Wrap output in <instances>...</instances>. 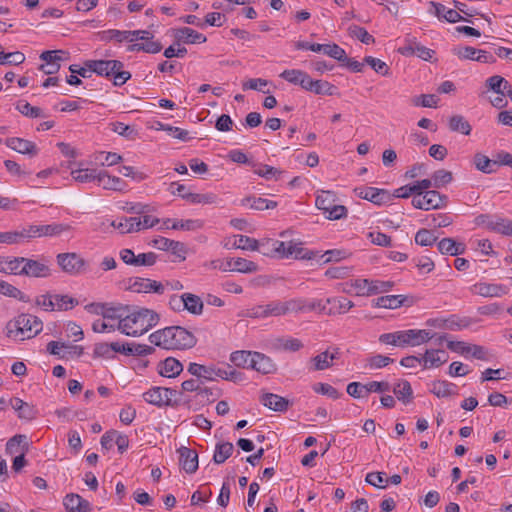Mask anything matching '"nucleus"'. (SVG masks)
<instances>
[{"label": "nucleus", "instance_id": "obj_40", "mask_svg": "<svg viewBox=\"0 0 512 512\" xmlns=\"http://www.w3.org/2000/svg\"><path fill=\"white\" fill-rule=\"evenodd\" d=\"M162 50V44L159 41L153 39L147 40L143 43H132L127 47L129 52L143 51L150 54L159 53Z\"/></svg>", "mask_w": 512, "mask_h": 512}, {"label": "nucleus", "instance_id": "obj_28", "mask_svg": "<svg viewBox=\"0 0 512 512\" xmlns=\"http://www.w3.org/2000/svg\"><path fill=\"white\" fill-rule=\"evenodd\" d=\"M139 222L136 217H119L109 222V226L117 229L121 234L139 232Z\"/></svg>", "mask_w": 512, "mask_h": 512}, {"label": "nucleus", "instance_id": "obj_33", "mask_svg": "<svg viewBox=\"0 0 512 512\" xmlns=\"http://www.w3.org/2000/svg\"><path fill=\"white\" fill-rule=\"evenodd\" d=\"M163 226L166 229H174V230H196L203 227V223L200 220H173V219H165L163 221Z\"/></svg>", "mask_w": 512, "mask_h": 512}, {"label": "nucleus", "instance_id": "obj_25", "mask_svg": "<svg viewBox=\"0 0 512 512\" xmlns=\"http://www.w3.org/2000/svg\"><path fill=\"white\" fill-rule=\"evenodd\" d=\"M260 402L270 410L276 412H285L289 407V401L277 394L264 393L260 397Z\"/></svg>", "mask_w": 512, "mask_h": 512}, {"label": "nucleus", "instance_id": "obj_31", "mask_svg": "<svg viewBox=\"0 0 512 512\" xmlns=\"http://www.w3.org/2000/svg\"><path fill=\"white\" fill-rule=\"evenodd\" d=\"M98 183L102 185L104 189L113 191H123L126 187L125 182L121 178L111 176L106 171L98 172Z\"/></svg>", "mask_w": 512, "mask_h": 512}, {"label": "nucleus", "instance_id": "obj_46", "mask_svg": "<svg viewBox=\"0 0 512 512\" xmlns=\"http://www.w3.org/2000/svg\"><path fill=\"white\" fill-rule=\"evenodd\" d=\"M367 296L377 295L390 291L393 286V281H382V280H369L367 284Z\"/></svg>", "mask_w": 512, "mask_h": 512}, {"label": "nucleus", "instance_id": "obj_63", "mask_svg": "<svg viewBox=\"0 0 512 512\" xmlns=\"http://www.w3.org/2000/svg\"><path fill=\"white\" fill-rule=\"evenodd\" d=\"M385 476L386 473L384 472H370L366 475L365 481L376 488L384 489L388 485V480Z\"/></svg>", "mask_w": 512, "mask_h": 512}, {"label": "nucleus", "instance_id": "obj_64", "mask_svg": "<svg viewBox=\"0 0 512 512\" xmlns=\"http://www.w3.org/2000/svg\"><path fill=\"white\" fill-rule=\"evenodd\" d=\"M364 63L369 65L376 73L387 76L389 75L390 68L389 66L382 60L378 58H374L372 56H366L364 58Z\"/></svg>", "mask_w": 512, "mask_h": 512}, {"label": "nucleus", "instance_id": "obj_43", "mask_svg": "<svg viewBox=\"0 0 512 512\" xmlns=\"http://www.w3.org/2000/svg\"><path fill=\"white\" fill-rule=\"evenodd\" d=\"M21 257H0V272L19 275Z\"/></svg>", "mask_w": 512, "mask_h": 512}, {"label": "nucleus", "instance_id": "obj_27", "mask_svg": "<svg viewBox=\"0 0 512 512\" xmlns=\"http://www.w3.org/2000/svg\"><path fill=\"white\" fill-rule=\"evenodd\" d=\"M187 371L203 383L215 380L214 366H205L195 362L188 365Z\"/></svg>", "mask_w": 512, "mask_h": 512}, {"label": "nucleus", "instance_id": "obj_10", "mask_svg": "<svg viewBox=\"0 0 512 512\" xmlns=\"http://www.w3.org/2000/svg\"><path fill=\"white\" fill-rule=\"evenodd\" d=\"M354 193L357 197L368 200L378 206L392 200V196L389 191L375 187H356L354 189Z\"/></svg>", "mask_w": 512, "mask_h": 512}, {"label": "nucleus", "instance_id": "obj_12", "mask_svg": "<svg viewBox=\"0 0 512 512\" xmlns=\"http://www.w3.org/2000/svg\"><path fill=\"white\" fill-rule=\"evenodd\" d=\"M175 394L176 391L171 388L152 387L143 393V398L147 403L161 407L171 405V397Z\"/></svg>", "mask_w": 512, "mask_h": 512}, {"label": "nucleus", "instance_id": "obj_29", "mask_svg": "<svg viewBox=\"0 0 512 512\" xmlns=\"http://www.w3.org/2000/svg\"><path fill=\"white\" fill-rule=\"evenodd\" d=\"M63 504L69 512H88L90 510L89 502L78 494L66 495Z\"/></svg>", "mask_w": 512, "mask_h": 512}, {"label": "nucleus", "instance_id": "obj_6", "mask_svg": "<svg viewBox=\"0 0 512 512\" xmlns=\"http://www.w3.org/2000/svg\"><path fill=\"white\" fill-rule=\"evenodd\" d=\"M281 304L283 315L314 310L322 311L325 309V306L320 300H309L305 298L289 299L287 301H281Z\"/></svg>", "mask_w": 512, "mask_h": 512}, {"label": "nucleus", "instance_id": "obj_3", "mask_svg": "<svg viewBox=\"0 0 512 512\" xmlns=\"http://www.w3.org/2000/svg\"><path fill=\"white\" fill-rule=\"evenodd\" d=\"M42 328V321L37 316L23 313L7 323L6 335L16 341H24L35 337Z\"/></svg>", "mask_w": 512, "mask_h": 512}, {"label": "nucleus", "instance_id": "obj_37", "mask_svg": "<svg viewBox=\"0 0 512 512\" xmlns=\"http://www.w3.org/2000/svg\"><path fill=\"white\" fill-rule=\"evenodd\" d=\"M438 250L442 254L457 256L464 252L465 246L462 243H457L452 238H443L438 243Z\"/></svg>", "mask_w": 512, "mask_h": 512}, {"label": "nucleus", "instance_id": "obj_55", "mask_svg": "<svg viewBox=\"0 0 512 512\" xmlns=\"http://www.w3.org/2000/svg\"><path fill=\"white\" fill-rule=\"evenodd\" d=\"M312 92L317 95L333 96L338 94V88L328 81L315 80Z\"/></svg>", "mask_w": 512, "mask_h": 512}, {"label": "nucleus", "instance_id": "obj_51", "mask_svg": "<svg viewBox=\"0 0 512 512\" xmlns=\"http://www.w3.org/2000/svg\"><path fill=\"white\" fill-rule=\"evenodd\" d=\"M53 298V310H69L74 306L78 305V300L68 295H52Z\"/></svg>", "mask_w": 512, "mask_h": 512}, {"label": "nucleus", "instance_id": "obj_7", "mask_svg": "<svg viewBox=\"0 0 512 512\" xmlns=\"http://www.w3.org/2000/svg\"><path fill=\"white\" fill-rule=\"evenodd\" d=\"M447 196L440 194L436 190L426 191L424 194L414 196L412 205L417 209L430 210L439 209L446 205Z\"/></svg>", "mask_w": 512, "mask_h": 512}, {"label": "nucleus", "instance_id": "obj_18", "mask_svg": "<svg viewBox=\"0 0 512 512\" xmlns=\"http://www.w3.org/2000/svg\"><path fill=\"white\" fill-rule=\"evenodd\" d=\"M9 404L17 412L18 417L22 420L31 421L37 417L38 411L35 406L23 401L20 398H11Z\"/></svg>", "mask_w": 512, "mask_h": 512}, {"label": "nucleus", "instance_id": "obj_41", "mask_svg": "<svg viewBox=\"0 0 512 512\" xmlns=\"http://www.w3.org/2000/svg\"><path fill=\"white\" fill-rule=\"evenodd\" d=\"M234 446L231 442H218L215 446L213 461L215 464L224 463L233 453Z\"/></svg>", "mask_w": 512, "mask_h": 512}, {"label": "nucleus", "instance_id": "obj_36", "mask_svg": "<svg viewBox=\"0 0 512 512\" xmlns=\"http://www.w3.org/2000/svg\"><path fill=\"white\" fill-rule=\"evenodd\" d=\"M406 300L402 295H386L378 297L373 301L374 306L386 309H396L404 304Z\"/></svg>", "mask_w": 512, "mask_h": 512}, {"label": "nucleus", "instance_id": "obj_5", "mask_svg": "<svg viewBox=\"0 0 512 512\" xmlns=\"http://www.w3.org/2000/svg\"><path fill=\"white\" fill-rule=\"evenodd\" d=\"M85 65L92 73L113 78L115 86H122L131 78V73L123 70L124 64L119 60H88Z\"/></svg>", "mask_w": 512, "mask_h": 512}, {"label": "nucleus", "instance_id": "obj_30", "mask_svg": "<svg viewBox=\"0 0 512 512\" xmlns=\"http://www.w3.org/2000/svg\"><path fill=\"white\" fill-rule=\"evenodd\" d=\"M432 5L435 8V15L439 19H444L449 23H456L458 21H469L468 19L462 17V15L459 14V11L455 10V7L447 8L445 5L440 3H433Z\"/></svg>", "mask_w": 512, "mask_h": 512}, {"label": "nucleus", "instance_id": "obj_52", "mask_svg": "<svg viewBox=\"0 0 512 512\" xmlns=\"http://www.w3.org/2000/svg\"><path fill=\"white\" fill-rule=\"evenodd\" d=\"M233 247L242 250L257 251L259 250V242L255 238L246 235H238L233 243Z\"/></svg>", "mask_w": 512, "mask_h": 512}, {"label": "nucleus", "instance_id": "obj_17", "mask_svg": "<svg viewBox=\"0 0 512 512\" xmlns=\"http://www.w3.org/2000/svg\"><path fill=\"white\" fill-rule=\"evenodd\" d=\"M179 463L182 469L188 473L193 474L198 469V454L195 450L188 447H180L178 449Z\"/></svg>", "mask_w": 512, "mask_h": 512}, {"label": "nucleus", "instance_id": "obj_34", "mask_svg": "<svg viewBox=\"0 0 512 512\" xmlns=\"http://www.w3.org/2000/svg\"><path fill=\"white\" fill-rule=\"evenodd\" d=\"M241 204L242 206H249L251 209L259 211L274 209L278 205L276 201L255 196H249L242 199Z\"/></svg>", "mask_w": 512, "mask_h": 512}, {"label": "nucleus", "instance_id": "obj_47", "mask_svg": "<svg viewBox=\"0 0 512 512\" xmlns=\"http://www.w3.org/2000/svg\"><path fill=\"white\" fill-rule=\"evenodd\" d=\"M336 202V194L332 191H321L316 197V207L324 212H328V210L335 204Z\"/></svg>", "mask_w": 512, "mask_h": 512}, {"label": "nucleus", "instance_id": "obj_56", "mask_svg": "<svg viewBox=\"0 0 512 512\" xmlns=\"http://www.w3.org/2000/svg\"><path fill=\"white\" fill-rule=\"evenodd\" d=\"M486 84L489 89L494 91L496 94H501L502 96H505V90L509 87V82L498 75L489 77Z\"/></svg>", "mask_w": 512, "mask_h": 512}, {"label": "nucleus", "instance_id": "obj_16", "mask_svg": "<svg viewBox=\"0 0 512 512\" xmlns=\"http://www.w3.org/2000/svg\"><path fill=\"white\" fill-rule=\"evenodd\" d=\"M340 354V349L335 347L332 351L326 350L314 356L311 358V363L313 364L311 370L322 371L330 368L333 365V361L339 359Z\"/></svg>", "mask_w": 512, "mask_h": 512}, {"label": "nucleus", "instance_id": "obj_15", "mask_svg": "<svg viewBox=\"0 0 512 512\" xmlns=\"http://www.w3.org/2000/svg\"><path fill=\"white\" fill-rule=\"evenodd\" d=\"M471 292L482 297H501L507 294L508 289L502 284L480 282L471 287Z\"/></svg>", "mask_w": 512, "mask_h": 512}, {"label": "nucleus", "instance_id": "obj_19", "mask_svg": "<svg viewBox=\"0 0 512 512\" xmlns=\"http://www.w3.org/2000/svg\"><path fill=\"white\" fill-rule=\"evenodd\" d=\"M252 360L250 363V369H253L262 374H270L276 371V365L273 363L271 358L265 354L259 352H252Z\"/></svg>", "mask_w": 512, "mask_h": 512}, {"label": "nucleus", "instance_id": "obj_45", "mask_svg": "<svg viewBox=\"0 0 512 512\" xmlns=\"http://www.w3.org/2000/svg\"><path fill=\"white\" fill-rule=\"evenodd\" d=\"M85 310L92 314L101 315L103 319H111L114 321L113 317H110L109 314L113 311L117 313V306H108L104 303H90L85 306Z\"/></svg>", "mask_w": 512, "mask_h": 512}, {"label": "nucleus", "instance_id": "obj_62", "mask_svg": "<svg viewBox=\"0 0 512 512\" xmlns=\"http://www.w3.org/2000/svg\"><path fill=\"white\" fill-rule=\"evenodd\" d=\"M16 109L24 116L30 118L42 117V110L39 107L32 106L30 103L26 101H18L16 104Z\"/></svg>", "mask_w": 512, "mask_h": 512}, {"label": "nucleus", "instance_id": "obj_59", "mask_svg": "<svg viewBox=\"0 0 512 512\" xmlns=\"http://www.w3.org/2000/svg\"><path fill=\"white\" fill-rule=\"evenodd\" d=\"M254 173L260 177L265 178L266 180H277L283 174V171L267 164H260L254 170Z\"/></svg>", "mask_w": 512, "mask_h": 512}, {"label": "nucleus", "instance_id": "obj_21", "mask_svg": "<svg viewBox=\"0 0 512 512\" xmlns=\"http://www.w3.org/2000/svg\"><path fill=\"white\" fill-rule=\"evenodd\" d=\"M7 147L13 149L14 151L26 154L29 156H35L38 154V148L36 144L32 141L19 138V137H11L6 139Z\"/></svg>", "mask_w": 512, "mask_h": 512}, {"label": "nucleus", "instance_id": "obj_42", "mask_svg": "<svg viewBox=\"0 0 512 512\" xmlns=\"http://www.w3.org/2000/svg\"><path fill=\"white\" fill-rule=\"evenodd\" d=\"M259 270V266L250 260L238 257L232 261V272H238L243 274L255 273Z\"/></svg>", "mask_w": 512, "mask_h": 512}, {"label": "nucleus", "instance_id": "obj_2", "mask_svg": "<svg viewBox=\"0 0 512 512\" xmlns=\"http://www.w3.org/2000/svg\"><path fill=\"white\" fill-rule=\"evenodd\" d=\"M151 344L165 350H187L197 343L196 336L181 326H169L149 335Z\"/></svg>", "mask_w": 512, "mask_h": 512}, {"label": "nucleus", "instance_id": "obj_57", "mask_svg": "<svg viewBox=\"0 0 512 512\" xmlns=\"http://www.w3.org/2000/svg\"><path fill=\"white\" fill-rule=\"evenodd\" d=\"M25 233L22 230L20 231H7L0 232V243L1 244H20L25 242Z\"/></svg>", "mask_w": 512, "mask_h": 512}, {"label": "nucleus", "instance_id": "obj_14", "mask_svg": "<svg viewBox=\"0 0 512 512\" xmlns=\"http://www.w3.org/2000/svg\"><path fill=\"white\" fill-rule=\"evenodd\" d=\"M129 287L137 293H156L161 295L165 292V285L162 282L148 278L137 277L130 283Z\"/></svg>", "mask_w": 512, "mask_h": 512}, {"label": "nucleus", "instance_id": "obj_32", "mask_svg": "<svg viewBox=\"0 0 512 512\" xmlns=\"http://www.w3.org/2000/svg\"><path fill=\"white\" fill-rule=\"evenodd\" d=\"M286 243L284 241L268 239L265 243L261 244L263 247L261 252L265 256L285 258Z\"/></svg>", "mask_w": 512, "mask_h": 512}, {"label": "nucleus", "instance_id": "obj_26", "mask_svg": "<svg viewBox=\"0 0 512 512\" xmlns=\"http://www.w3.org/2000/svg\"><path fill=\"white\" fill-rule=\"evenodd\" d=\"M368 279H354L338 284V289L346 294L367 296Z\"/></svg>", "mask_w": 512, "mask_h": 512}, {"label": "nucleus", "instance_id": "obj_58", "mask_svg": "<svg viewBox=\"0 0 512 512\" xmlns=\"http://www.w3.org/2000/svg\"><path fill=\"white\" fill-rule=\"evenodd\" d=\"M438 237L433 233V231L428 229H420L417 231L415 235V243L420 246H432Z\"/></svg>", "mask_w": 512, "mask_h": 512}, {"label": "nucleus", "instance_id": "obj_23", "mask_svg": "<svg viewBox=\"0 0 512 512\" xmlns=\"http://www.w3.org/2000/svg\"><path fill=\"white\" fill-rule=\"evenodd\" d=\"M422 365L425 369L439 367L447 362L448 354L444 350L430 349L426 350L425 354L421 357Z\"/></svg>", "mask_w": 512, "mask_h": 512}, {"label": "nucleus", "instance_id": "obj_20", "mask_svg": "<svg viewBox=\"0 0 512 512\" xmlns=\"http://www.w3.org/2000/svg\"><path fill=\"white\" fill-rule=\"evenodd\" d=\"M285 258L294 257L295 259L312 260L318 255V252L307 250L301 242L289 241L286 243Z\"/></svg>", "mask_w": 512, "mask_h": 512}, {"label": "nucleus", "instance_id": "obj_61", "mask_svg": "<svg viewBox=\"0 0 512 512\" xmlns=\"http://www.w3.org/2000/svg\"><path fill=\"white\" fill-rule=\"evenodd\" d=\"M453 55L457 56L460 60H476L477 48L471 46H455L451 49Z\"/></svg>", "mask_w": 512, "mask_h": 512}, {"label": "nucleus", "instance_id": "obj_4", "mask_svg": "<svg viewBox=\"0 0 512 512\" xmlns=\"http://www.w3.org/2000/svg\"><path fill=\"white\" fill-rule=\"evenodd\" d=\"M433 335L425 329L399 330L379 336V342L398 347H415L431 340Z\"/></svg>", "mask_w": 512, "mask_h": 512}, {"label": "nucleus", "instance_id": "obj_49", "mask_svg": "<svg viewBox=\"0 0 512 512\" xmlns=\"http://www.w3.org/2000/svg\"><path fill=\"white\" fill-rule=\"evenodd\" d=\"M449 128L451 131L459 132L464 135H469L472 129L469 122L461 115H454L450 118Z\"/></svg>", "mask_w": 512, "mask_h": 512}, {"label": "nucleus", "instance_id": "obj_24", "mask_svg": "<svg viewBox=\"0 0 512 512\" xmlns=\"http://www.w3.org/2000/svg\"><path fill=\"white\" fill-rule=\"evenodd\" d=\"M182 371V363L174 357H167L158 364V372L163 377L174 378L180 375Z\"/></svg>", "mask_w": 512, "mask_h": 512}, {"label": "nucleus", "instance_id": "obj_1", "mask_svg": "<svg viewBox=\"0 0 512 512\" xmlns=\"http://www.w3.org/2000/svg\"><path fill=\"white\" fill-rule=\"evenodd\" d=\"M117 313L111 312L117 324L106 323L100 319L95 320L92 324V330L95 333L112 332L119 330L122 334L130 337H138L155 327L160 316L154 310L148 308L131 309L127 305H117Z\"/></svg>", "mask_w": 512, "mask_h": 512}, {"label": "nucleus", "instance_id": "obj_8", "mask_svg": "<svg viewBox=\"0 0 512 512\" xmlns=\"http://www.w3.org/2000/svg\"><path fill=\"white\" fill-rule=\"evenodd\" d=\"M57 263L61 269L70 275H78L85 271L86 261L77 253H60Z\"/></svg>", "mask_w": 512, "mask_h": 512}, {"label": "nucleus", "instance_id": "obj_9", "mask_svg": "<svg viewBox=\"0 0 512 512\" xmlns=\"http://www.w3.org/2000/svg\"><path fill=\"white\" fill-rule=\"evenodd\" d=\"M21 260L23 262L20 263L19 275L34 278H46L51 275V269L45 262L25 257H21Z\"/></svg>", "mask_w": 512, "mask_h": 512}, {"label": "nucleus", "instance_id": "obj_60", "mask_svg": "<svg viewBox=\"0 0 512 512\" xmlns=\"http://www.w3.org/2000/svg\"><path fill=\"white\" fill-rule=\"evenodd\" d=\"M71 175L75 181L81 183L98 181V172L95 169H77L73 170Z\"/></svg>", "mask_w": 512, "mask_h": 512}, {"label": "nucleus", "instance_id": "obj_38", "mask_svg": "<svg viewBox=\"0 0 512 512\" xmlns=\"http://www.w3.org/2000/svg\"><path fill=\"white\" fill-rule=\"evenodd\" d=\"M393 393L397 399L404 404H408L412 401L413 390L411 384L407 380H400L393 388Z\"/></svg>", "mask_w": 512, "mask_h": 512}, {"label": "nucleus", "instance_id": "obj_39", "mask_svg": "<svg viewBox=\"0 0 512 512\" xmlns=\"http://www.w3.org/2000/svg\"><path fill=\"white\" fill-rule=\"evenodd\" d=\"M431 392L438 398L456 394V385L446 380H437L432 383Z\"/></svg>", "mask_w": 512, "mask_h": 512}, {"label": "nucleus", "instance_id": "obj_50", "mask_svg": "<svg viewBox=\"0 0 512 512\" xmlns=\"http://www.w3.org/2000/svg\"><path fill=\"white\" fill-rule=\"evenodd\" d=\"M327 303L332 305L331 311L338 314H344L354 307V303L344 297L328 298Z\"/></svg>", "mask_w": 512, "mask_h": 512}, {"label": "nucleus", "instance_id": "obj_22", "mask_svg": "<svg viewBox=\"0 0 512 512\" xmlns=\"http://www.w3.org/2000/svg\"><path fill=\"white\" fill-rule=\"evenodd\" d=\"M175 39L177 43L183 42L186 44H201L207 41L204 34L189 27H182L175 30Z\"/></svg>", "mask_w": 512, "mask_h": 512}, {"label": "nucleus", "instance_id": "obj_48", "mask_svg": "<svg viewBox=\"0 0 512 512\" xmlns=\"http://www.w3.org/2000/svg\"><path fill=\"white\" fill-rule=\"evenodd\" d=\"M476 168L486 174H491L496 171L494 158L490 159L486 155L476 153L473 160Z\"/></svg>", "mask_w": 512, "mask_h": 512}, {"label": "nucleus", "instance_id": "obj_11", "mask_svg": "<svg viewBox=\"0 0 512 512\" xmlns=\"http://www.w3.org/2000/svg\"><path fill=\"white\" fill-rule=\"evenodd\" d=\"M69 228L68 225L64 224L30 225L27 228H23V231L25 233V240L27 241L36 237L59 235Z\"/></svg>", "mask_w": 512, "mask_h": 512}, {"label": "nucleus", "instance_id": "obj_53", "mask_svg": "<svg viewBox=\"0 0 512 512\" xmlns=\"http://www.w3.org/2000/svg\"><path fill=\"white\" fill-rule=\"evenodd\" d=\"M348 33L351 37L358 39L364 44H372L375 42L374 37L368 33V31L358 25H350L348 28Z\"/></svg>", "mask_w": 512, "mask_h": 512}, {"label": "nucleus", "instance_id": "obj_54", "mask_svg": "<svg viewBox=\"0 0 512 512\" xmlns=\"http://www.w3.org/2000/svg\"><path fill=\"white\" fill-rule=\"evenodd\" d=\"M251 351H235L230 355V361L237 367L250 369V361L252 360Z\"/></svg>", "mask_w": 512, "mask_h": 512}, {"label": "nucleus", "instance_id": "obj_13", "mask_svg": "<svg viewBox=\"0 0 512 512\" xmlns=\"http://www.w3.org/2000/svg\"><path fill=\"white\" fill-rule=\"evenodd\" d=\"M282 304L280 300L271 301L266 304H260L248 309L246 316L249 318H268L283 316Z\"/></svg>", "mask_w": 512, "mask_h": 512}, {"label": "nucleus", "instance_id": "obj_44", "mask_svg": "<svg viewBox=\"0 0 512 512\" xmlns=\"http://www.w3.org/2000/svg\"><path fill=\"white\" fill-rule=\"evenodd\" d=\"M184 307L188 312L194 315H200L203 312V301L201 298L192 293H184Z\"/></svg>", "mask_w": 512, "mask_h": 512}, {"label": "nucleus", "instance_id": "obj_35", "mask_svg": "<svg viewBox=\"0 0 512 512\" xmlns=\"http://www.w3.org/2000/svg\"><path fill=\"white\" fill-rule=\"evenodd\" d=\"M311 48H312L313 52H317V53L322 52L325 55H327L335 60H338V61L345 59V50L335 43H331V44L316 43L315 47H311Z\"/></svg>", "mask_w": 512, "mask_h": 512}]
</instances>
